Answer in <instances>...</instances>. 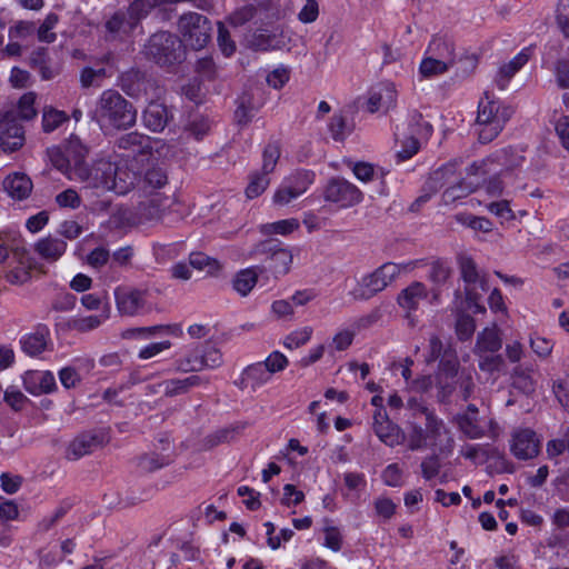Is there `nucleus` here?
I'll return each mask as SVG.
<instances>
[{
  "label": "nucleus",
  "instance_id": "obj_2",
  "mask_svg": "<svg viewBox=\"0 0 569 569\" xmlns=\"http://www.w3.org/2000/svg\"><path fill=\"white\" fill-rule=\"evenodd\" d=\"M93 118L101 127L127 130L136 124L137 110L117 90L107 89L97 101Z\"/></svg>",
  "mask_w": 569,
  "mask_h": 569
},
{
  "label": "nucleus",
  "instance_id": "obj_36",
  "mask_svg": "<svg viewBox=\"0 0 569 569\" xmlns=\"http://www.w3.org/2000/svg\"><path fill=\"white\" fill-rule=\"evenodd\" d=\"M501 348V338L496 328H486L477 337L475 352L478 355L485 352H496Z\"/></svg>",
  "mask_w": 569,
  "mask_h": 569
},
{
  "label": "nucleus",
  "instance_id": "obj_10",
  "mask_svg": "<svg viewBox=\"0 0 569 569\" xmlns=\"http://www.w3.org/2000/svg\"><path fill=\"white\" fill-rule=\"evenodd\" d=\"M459 269L461 278L466 283V299L469 303L477 305L480 299V295L477 292V289H480L483 292L488 291V281L485 276L480 274L476 262L470 257L461 256L459 258Z\"/></svg>",
  "mask_w": 569,
  "mask_h": 569
},
{
  "label": "nucleus",
  "instance_id": "obj_62",
  "mask_svg": "<svg viewBox=\"0 0 569 569\" xmlns=\"http://www.w3.org/2000/svg\"><path fill=\"white\" fill-rule=\"evenodd\" d=\"M298 197L299 194L295 190V187H291L288 181L283 179L279 188L276 190L272 200L277 206H286Z\"/></svg>",
  "mask_w": 569,
  "mask_h": 569
},
{
  "label": "nucleus",
  "instance_id": "obj_1",
  "mask_svg": "<svg viewBox=\"0 0 569 569\" xmlns=\"http://www.w3.org/2000/svg\"><path fill=\"white\" fill-rule=\"evenodd\" d=\"M74 181L97 192L114 191L118 194H126L133 188L136 176L118 168L110 160L99 159L91 167L78 169Z\"/></svg>",
  "mask_w": 569,
  "mask_h": 569
},
{
  "label": "nucleus",
  "instance_id": "obj_48",
  "mask_svg": "<svg viewBox=\"0 0 569 569\" xmlns=\"http://www.w3.org/2000/svg\"><path fill=\"white\" fill-rule=\"evenodd\" d=\"M106 29L110 33H129L134 27L131 26L127 12L118 11L106 22Z\"/></svg>",
  "mask_w": 569,
  "mask_h": 569
},
{
  "label": "nucleus",
  "instance_id": "obj_38",
  "mask_svg": "<svg viewBox=\"0 0 569 569\" xmlns=\"http://www.w3.org/2000/svg\"><path fill=\"white\" fill-rule=\"evenodd\" d=\"M172 458L169 453L150 452L138 458V467L143 472H153L170 465Z\"/></svg>",
  "mask_w": 569,
  "mask_h": 569
},
{
  "label": "nucleus",
  "instance_id": "obj_58",
  "mask_svg": "<svg viewBox=\"0 0 569 569\" xmlns=\"http://www.w3.org/2000/svg\"><path fill=\"white\" fill-rule=\"evenodd\" d=\"M67 120L68 117L63 111H59L56 109L44 110L42 116L43 131L52 132Z\"/></svg>",
  "mask_w": 569,
  "mask_h": 569
},
{
  "label": "nucleus",
  "instance_id": "obj_21",
  "mask_svg": "<svg viewBox=\"0 0 569 569\" xmlns=\"http://www.w3.org/2000/svg\"><path fill=\"white\" fill-rule=\"evenodd\" d=\"M172 111L163 103L151 101L143 111V124L153 132H161L172 120Z\"/></svg>",
  "mask_w": 569,
  "mask_h": 569
},
{
  "label": "nucleus",
  "instance_id": "obj_26",
  "mask_svg": "<svg viewBox=\"0 0 569 569\" xmlns=\"http://www.w3.org/2000/svg\"><path fill=\"white\" fill-rule=\"evenodd\" d=\"M88 148L81 142V140L76 137L71 136L67 146H66V153L68 157V161L71 166V172L69 173L70 180L77 179V170L78 169H86V158L88 156Z\"/></svg>",
  "mask_w": 569,
  "mask_h": 569
},
{
  "label": "nucleus",
  "instance_id": "obj_47",
  "mask_svg": "<svg viewBox=\"0 0 569 569\" xmlns=\"http://www.w3.org/2000/svg\"><path fill=\"white\" fill-rule=\"evenodd\" d=\"M299 228L297 219H284L262 226V232L266 234H289Z\"/></svg>",
  "mask_w": 569,
  "mask_h": 569
},
{
  "label": "nucleus",
  "instance_id": "obj_50",
  "mask_svg": "<svg viewBox=\"0 0 569 569\" xmlns=\"http://www.w3.org/2000/svg\"><path fill=\"white\" fill-rule=\"evenodd\" d=\"M106 316H88L83 318H77L69 321L68 326L70 329L77 330L79 332H87L98 328L106 319Z\"/></svg>",
  "mask_w": 569,
  "mask_h": 569
},
{
  "label": "nucleus",
  "instance_id": "obj_28",
  "mask_svg": "<svg viewBox=\"0 0 569 569\" xmlns=\"http://www.w3.org/2000/svg\"><path fill=\"white\" fill-rule=\"evenodd\" d=\"M116 146L132 154H147L152 150L150 137L137 131L122 134L118 138Z\"/></svg>",
  "mask_w": 569,
  "mask_h": 569
},
{
  "label": "nucleus",
  "instance_id": "obj_54",
  "mask_svg": "<svg viewBox=\"0 0 569 569\" xmlns=\"http://www.w3.org/2000/svg\"><path fill=\"white\" fill-rule=\"evenodd\" d=\"M280 158V147L276 142H270L266 146L262 153V172L270 174L273 172L277 162Z\"/></svg>",
  "mask_w": 569,
  "mask_h": 569
},
{
  "label": "nucleus",
  "instance_id": "obj_11",
  "mask_svg": "<svg viewBox=\"0 0 569 569\" xmlns=\"http://www.w3.org/2000/svg\"><path fill=\"white\" fill-rule=\"evenodd\" d=\"M118 86L129 97L139 99L156 88V81L147 72L131 68L119 76Z\"/></svg>",
  "mask_w": 569,
  "mask_h": 569
},
{
  "label": "nucleus",
  "instance_id": "obj_17",
  "mask_svg": "<svg viewBox=\"0 0 569 569\" xmlns=\"http://www.w3.org/2000/svg\"><path fill=\"white\" fill-rule=\"evenodd\" d=\"M442 427V421L435 415H428V421H425V428L413 422L409 436V448L411 450H420L428 446L429 440L435 442Z\"/></svg>",
  "mask_w": 569,
  "mask_h": 569
},
{
  "label": "nucleus",
  "instance_id": "obj_43",
  "mask_svg": "<svg viewBox=\"0 0 569 569\" xmlns=\"http://www.w3.org/2000/svg\"><path fill=\"white\" fill-rule=\"evenodd\" d=\"M34 102L36 93L27 92L19 99L17 110H11L10 112L14 114L17 121L18 118L22 120H31L37 114Z\"/></svg>",
  "mask_w": 569,
  "mask_h": 569
},
{
  "label": "nucleus",
  "instance_id": "obj_3",
  "mask_svg": "<svg viewBox=\"0 0 569 569\" xmlns=\"http://www.w3.org/2000/svg\"><path fill=\"white\" fill-rule=\"evenodd\" d=\"M512 113L511 107L503 106L499 101L491 99L489 93L486 92L485 98L479 101L475 122V130L479 142L485 144L496 139Z\"/></svg>",
  "mask_w": 569,
  "mask_h": 569
},
{
  "label": "nucleus",
  "instance_id": "obj_16",
  "mask_svg": "<svg viewBox=\"0 0 569 569\" xmlns=\"http://www.w3.org/2000/svg\"><path fill=\"white\" fill-rule=\"evenodd\" d=\"M427 287L419 281H415L407 288L402 289L397 298L399 307L406 312V318L409 320L410 326H415L417 319L412 316L418 310L422 300L427 299Z\"/></svg>",
  "mask_w": 569,
  "mask_h": 569
},
{
  "label": "nucleus",
  "instance_id": "obj_8",
  "mask_svg": "<svg viewBox=\"0 0 569 569\" xmlns=\"http://www.w3.org/2000/svg\"><path fill=\"white\" fill-rule=\"evenodd\" d=\"M178 30L188 46L193 50H201L211 39L212 26L207 17L188 12L179 18Z\"/></svg>",
  "mask_w": 569,
  "mask_h": 569
},
{
  "label": "nucleus",
  "instance_id": "obj_7",
  "mask_svg": "<svg viewBox=\"0 0 569 569\" xmlns=\"http://www.w3.org/2000/svg\"><path fill=\"white\" fill-rule=\"evenodd\" d=\"M402 267L395 262H386L373 272L366 274L353 289L357 300H369L385 290L401 272Z\"/></svg>",
  "mask_w": 569,
  "mask_h": 569
},
{
  "label": "nucleus",
  "instance_id": "obj_15",
  "mask_svg": "<svg viewBox=\"0 0 569 569\" xmlns=\"http://www.w3.org/2000/svg\"><path fill=\"white\" fill-rule=\"evenodd\" d=\"M146 291L129 287H119L114 290L117 308L124 316H136L146 312Z\"/></svg>",
  "mask_w": 569,
  "mask_h": 569
},
{
  "label": "nucleus",
  "instance_id": "obj_14",
  "mask_svg": "<svg viewBox=\"0 0 569 569\" xmlns=\"http://www.w3.org/2000/svg\"><path fill=\"white\" fill-rule=\"evenodd\" d=\"M24 142L23 127L16 120L12 112L0 117V148L3 152H13Z\"/></svg>",
  "mask_w": 569,
  "mask_h": 569
},
{
  "label": "nucleus",
  "instance_id": "obj_63",
  "mask_svg": "<svg viewBox=\"0 0 569 569\" xmlns=\"http://www.w3.org/2000/svg\"><path fill=\"white\" fill-rule=\"evenodd\" d=\"M189 263L191 267L203 270L208 268V272H213L220 268L217 260L211 259L202 252H192L189 257Z\"/></svg>",
  "mask_w": 569,
  "mask_h": 569
},
{
  "label": "nucleus",
  "instance_id": "obj_53",
  "mask_svg": "<svg viewBox=\"0 0 569 569\" xmlns=\"http://www.w3.org/2000/svg\"><path fill=\"white\" fill-rule=\"evenodd\" d=\"M449 67L450 66L447 64V62L428 56L421 61L419 70L423 77L429 78L445 73Z\"/></svg>",
  "mask_w": 569,
  "mask_h": 569
},
{
  "label": "nucleus",
  "instance_id": "obj_25",
  "mask_svg": "<svg viewBox=\"0 0 569 569\" xmlns=\"http://www.w3.org/2000/svg\"><path fill=\"white\" fill-rule=\"evenodd\" d=\"M209 380L201 376L191 375L183 379H168L158 385L163 389L166 397H176L188 393L192 388L207 385Z\"/></svg>",
  "mask_w": 569,
  "mask_h": 569
},
{
  "label": "nucleus",
  "instance_id": "obj_60",
  "mask_svg": "<svg viewBox=\"0 0 569 569\" xmlns=\"http://www.w3.org/2000/svg\"><path fill=\"white\" fill-rule=\"evenodd\" d=\"M250 97L243 94L238 99V107L234 111V118L239 124H247L254 114V109L251 106Z\"/></svg>",
  "mask_w": 569,
  "mask_h": 569
},
{
  "label": "nucleus",
  "instance_id": "obj_46",
  "mask_svg": "<svg viewBox=\"0 0 569 569\" xmlns=\"http://www.w3.org/2000/svg\"><path fill=\"white\" fill-rule=\"evenodd\" d=\"M174 370L179 372H196L203 369L201 362V355L199 348H196L192 352H190L184 358L178 359L174 362Z\"/></svg>",
  "mask_w": 569,
  "mask_h": 569
},
{
  "label": "nucleus",
  "instance_id": "obj_44",
  "mask_svg": "<svg viewBox=\"0 0 569 569\" xmlns=\"http://www.w3.org/2000/svg\"><path fill=\"white\" fill-rule=\"evenodd\" d=\"M456 220L475 231H481L485 233L490 232L493 228L492 222L488 218L473 216L471 213H459L456 216Z\"/></svg>",
  "mask_w": 569,
  "mask_h": 569
},
{
  "label": "nucleus",
  "instance_id": "obj_27",
  "mask_svg": "<svg viewBox=\"0 0 569 569\" xmlns=\"http://www.w3.org/2000/svg\"><path fill=\"white\" fill-rule=\"evenodd\" d=\"M3 188L12 199L21 201L31 194L33 183L26 173L14 172L4 179Z\"/></svg>",
  "mask_w": 569,
  "mask_h": 569
},
{
  "label": "nucleus",
  "instance_id": "obj_40",
  "mask_svg": "<svg viewBox=\"0 0 569 569\" xmlns=\"http://www.w3.org/2000/svg\"><path fill=\"white\" fill-rule=\"evenodd\" d=\"M270 183L269 174L262 171H254L249 176V182L246 188L248 199H254L261 196Z\"/></svg>",
  "mask_w": 569,
  "mask_h": 569
},
{
  "label": "nucleus",
  "instance_id": "obj_24",
  "mask_svg": "<svg viewBox=\"0 0 569 569\" xmlns=\"http://www.w3.org/2000/svg\"><path fill=\"white\" fill-rule=\"evenodd\" d=\"M373 431L387 446L399 443L400 429L388 417L386 410H376L373 415Z\"/></svg>",
  "mask_w": 569,
  "mask_h": 569
},
{
  "label": "nucleus",
  "instance_id": "obj_6",
  "mask_svg": "<svg viewBox=\"0 0 569 569\" xmlns=\"http://www.w3.org/2000/svg\"><path fill=\"white\" fill-rule=\"evenodd\" d=\"M525 162V156L518 150L508 147L493 151L481 161H475L468 168L469 174L487 176L498 174L508 176L512 170L521 167Z\"/></svg>",
  "mask_w": 569,
  "mask_h": 569
},
{
  "label": "nucleus",
  "instance_id": "obj_37",
  "mask_svg": "<svg viewBox=\"0 0 569 569\" xmlns=\"http://www.w3.org/2000/svg\"><path fill=\"white\" fill-rule=\"evenodd\" d=\"M158 6V0H133L127 11L131 26L136 28Z\"/></svg>",
  "mask_w": 569,
  "mask_h": 569
},
{
  "label": "nucleus",
  "instance_id": "obj_55",
  "mask_svg": "<svg viewBox=\"0 0 569 569\" xmlns=\"http://www.w3.org/2000/svg\"><path fill=\"white\" fill-rule=\"evenodd\" d=\"M199 351L201 355V362L203 368L214 369L221 366L222 355L220 350L212 345L207 343L202 347H199Z\"/></svg>",
  "mask_w": 569,
  "mask_h": 569
},
{
  "label": "nucleus",
  "instance_id": "obj_13",
  "mask_svg": "<svg viewBox=\"0 0 569 569\" xmlns=\"http://www.w3.org/2000/svg\"><path fill=\"white\" fill-rule=\"evenodd\" d=\"M108 441L102 430H89L78 435L67 448V458L78 460L101 448Z\"/></svg>",
  "mask_w": 569,
  "mask_h": 569
},
{
  "label": "nucleus",
  "instance_id": "obj_56",
  "mask_svg": "<svg viewBox=\"0 0 569 569\" xmlns=\"http://www.w3.org/2000/svg\"><path fill=\"white\" fill-rule=\"evenodd\" d=\"M449 351L452 355H457L450 345L445 347L442 341L437 336H432L429 340V352L426 360L428 363L433 362L436 360H439L441 362V360L445 358L447 353H449Z\"/></svg>",
  "mask_w": 569,
  "mask_h": 569
},
{
  "label": "nucleus",
  "instance_id": "obj_59",
  "mask_svg": "<svg viewBox=\"0 0 569 569\" xmlns=\"http://www.w3.org/2000/svg\"><path fill=\"white\" fill-rule=\"evenodd\" d=\"M257 14V8L253 4H246L234 10L229 17L228 22L233 27H241L251 21Z\"/></svg>",
  "mask_w": 569,
  "mask_h": 569
},
{
  "label": "nucleus",
  "instance_id": "obj_52",
  "mask_svg": "<svg viewBox=\"0 0 569 569\" xmlns=\"http://www.w3.org/2000/svg\"><path fill=\"white\" fill-rule=\"evenodd\" d=\"M512 387L523 395H532L536 390V382L529 372L523 370H515L512 376Z\"/></svg>",
  "mask_w": 569,
  "mask_h": 569
},
{
  "label": "nucleus",
  "instance_id": "obj_30",
  "mask_svg": "<svg viewBox=\"0 0 569 569\" xmlns=\"http://www.w3.org/2000/svg\"><path fill=\"white\" fill-rule=\"evenodd\" d=\"M66 249L67 242L54 236L42 238L34 246L37 253L49 262L57 261L66 252Z\"/></svg>",
  "mask_w": 569,
  "mask_h": 569
},
{
  "label": "nucleus",
  "instance_id": "obj_22",
  "mask_svg": "<svg viewBox=\"0 0 569 569\" xmlns=\"http://www.w3.org/2000/svg\"><path fill=\"white\" fill-rule=\"evenodd\" d=\"M150 196L138 204V214L143 220H158L171 204V199L160 192H149Z\"/></svg>",
  "mask_w": 569,
  "mask_h": 569
},
{
  "label": "nucleus",
  "instance_id": "obj_29",
  "mask_svg": "<svg viewBox=\"0 0 569 569\" xmlns=\"http://www.w3.org/2000/svg\"><path fill=\"white\" fill-rule=\"evenodd\" d=\"M456 170L455 163H447L435 170L425 182V190L437 193L440 189L449 187L458 179Z\"/></svg>",
  "mask_w": 569,
  "mask_h": 569
},
{
  "label": "nucleus",
  "instance_id": "obj_4",
  "mask_svg": "<svg viewBox=\"0 0 569 569\" xmlns=\"http://www.w3.org/2000/svg\"><path fill=\"white\" fill-rule=\"evenodd\" d=\"M142 53L148 60L166 67L181 63L186 58V48L177 36L160 31L148 39Z\"/></svg>",
  "mask_w": 569,
  "mask_h": 569
},
{
  "label": "nucleus",
  "instance_id": "obj_35",
  "mask_svg": "<svg viewBox=\"0 0 569 569\" xmlns=\"http://www.w3.org/2000/svg\"><path fill=\"white\" fill-rule=\"evenodd\" d=\"M455 48L453 43L443 37H435L427 49V53L430 57H435L438 60H442L447 62V64L452 66L455 62Z\"/></svg>",
  "mask_w": 569,
  "mask_h": 569
},
{
  "label": "nucleus",
  "instance_id": "obj_34",
  "mask_svg": "<svg viewBox=\"0 0 569 569\" xmlns=\"http://www.w3.org/2000/svg\"><path fill=\"white\" fill-rule=\"evenodd\" d=\"M141 188L147 192H154L162 189L168 183V174L163 167L159 164L147 168L140 181Z\"/></svg>",
  "mask_w": 569,
  "mask_h": 569
},
{
  "label": "nucleus",
  "instance_id": "obj_20",
  "mask_svg": "<svg viewBox=\"0 0 569 569\" xmlns=\"http://www.w3.org/2000/svg\"><path fill=\"white\" fill-rule=\"evenodd\" d=\"M397 102V91L392 83H380L373 87L369 91L367 100V109L369 112L375 113L377 111L387 112L393 108Z\"/></svg>",
  "mask_w": 569,
  "mask_h": 569
},
{
  "label": "nucleus",
  "instance_id": "obj_57",
  "mask_svg": "<svg viewBox=\"0 0 569 569\" xmlns=\"http://www.w3.org/2000/svg\"><path fill=\"white\" fill-rule=\"evenodd\" d=\"M59 17L56 13H49L38 29V39L41 42L52 43L56 41L57 36L51 30L57 26Z\"/></svg>",
  "mask_w": 569,
  "mask_h": 569
},
{
  "label": "nucleus",
  "instance_id": "obj_31",
  "mask_svg": "<svg viewBox=\"0 0 569 569\" xmlns=\"http://www.w3.org/2000/svg\"><path fill=\"white\" fill-rule=\"evenodd\" d=\"M530 56L531 48H525L499 69V76L496 82L501 90L507 87L509 80L516 74V72H518L528 62Z\"/></svg>",
  "mask_w": 569,
  "mask_h": 569
},
{
  "label": "nucleus",
  "instance_id": "obj_33",
  "mask_svg": "<svg viewBox=\"0 0 569 569\" xmlns=\"http://www.w3.org/2000/svg\"><path fill=\"white\" fill-rule=\"evenodd\" d=\"M246 428L244 423H237L234 426L224 427L213 431L202 439V448L210 450L221 443L230 442Z\"/></svg>",
  "mask_w": 569,
  "mask_h": 569
},
{
  "label": "nucleus",
  "instance_id": "obj_18",
  "mask_svg": "<svg viewBox=\"0 0 569 569\" xmlns=\"http://www.w3.org/2000/svg\"><path fill=\"white\" fill-rule=\"evenodd\" d=\"M246 41L248 47L253 50L268 51L284 48L287 46L288 38L278 29L269 31L260 28L249 33Z\"/></svg>",
  "mask_w": 569,
  "mask_h": 569
},
{
  "label": "nucleus",
  "instance_id": "obj_19",
  "mask_svg": "<svg viewBox=\"0 0 569 569\" xmlns=\"http://www.w3.org/2000/svg\"><path fill=\"white\" fill-rule=\"evenodd\" d=\"M540 451V440L531 429H521L513 433L511 452L520 460L535 458Z\"/></svg>",
  "mask_w": 569,
  "mask_h": 569
},
{
  "label": "nucleus",
  "instance_id": "obj_61",
  "mask_svg": "<svg viewBox=\"0 0 569 569\" xmlns=\"http://www.w3.org/2000/svg\"><path fill=\"white\" fill-rule=\"evenodd\" d=\"M451 274L450 267L442 261H435L431 263L429 271V280L432 281L437 287L442 286L449 279Z\"/></svg>",
  "mask_w": 569,
  "mask_h": 569
},
{
  "label": "nucleus",
  "instance_id": "obj_51",
  "mask_svg": "<svg viewBox=\"0 0 569 569\" xmlns=\"http://www.w3.org/2000/svg\"><path fill=\"white\" fill-rule=\"evenodd\" d=\"M210 128V120L201 114L193 116L186 126V130L197 140H201L206 134H208Z\"/></svg>",
  "mask_w": 569,
  "mask_h": 569
},
{
  "label": "nucleus",
  "instance_id": "obj_5",
  "mask_svg": "<svg viewBox=\"0 0 569 569\" xmlns=\"http://www.w3.org/2000/svg\"><path fill=\"white\" fill-rule=\"evenodd\" d=\"M251 258H260L263 262L262 269L270 271L274 278L286 276L293 261L291 250L280 240L270 238L254 244L250 251Z\"/></svg>",
  "mask_w": 569,
  "mask_h": 569
},
{
  "label": "nucleus",
  "instance_id": "obj_42",
  "mask_svg": "<svg viewBox=\"0 0 569 569\" xmlns=\"http://www.w3.org/2000/svg\"><path fill=\"white\" fill-rule=\"evenodd\" d=\"M299 196L305 193L315 181V172L311 170H297L284 178Z\"/></svg>",
  "mask_w": 569,
  "mask_h": 569
},
{
  "label": "nucleus",
  "instance_id": "obj_64",
  "mask_svg": "<svg viewBox=\"0 0 569 569\" xmlns=\"http://www.w3.org/2000/svg\"><path fill=\"white\" fill-rule=\"evenodd\" d=\"M556 20L562 36L569 39V0H560Z\"/></svg>",
  "mask_w": 569,
  "mask_h": 569
},
{
  "label": "nucleus",
  "instance_id": "obj_39",
  "mask_svg": "<svg viewBox=\"0 0 569 569\" xmlns=\"http://www.w3.org/2000/svg\"><path fill=\"white\" fill-rule=\"evenodd\" d=\"M257 280L258 273L256 268H248L237 273L233 280V288L240 295L247 296L257 283Z\"/></svg>",
  "mask_w": 569,
  "mask_h": 569
},
{
  "label": "nucleus",
  "instance_id": "obj_49",
  "mask_svg": "<svg viewBox=\"0 0 569 569\" xmlns=\"http://www.w3.org/2000/svg\"><path fill=\"white\" fill-rule=\"evenodd\" d=\"M460 430L470 439H478L485 436V430L478 425L477 418L463 413L458 418Z\"/></svg>",
  "mask_w": 569,
  "mask_h": 569
},
{
  "label": "nucleus",
  "instance_id": "obj_41",
  "mask_svg": "<svg viewBox=\"0 0 569 569\" xmlns=\"http://www.w3.org/2000/svg\"><path fill=\"white\" fill-rule=\"evenodd\" d=\"M271 378V373L262 362L248 366L243 370V379H250L253 389L267 383Z\"/></svg>",
  "mask_w": 569,
  "mask_h": 569
},
{
  "label": "nucleus",
  "instance_id": "obj_12",
  "mask_svg": "<svg viewBox=\"0 0 569 569\" xmlns=\"http://www.w3.org/2000/svg\"><path fill=\"white\" fill-rule=\"evenodd\" d=\"M459 360L457 355L450 351L439 362V369L436 376V385L439 390L438 396L441 400L449 398L458 386Z\"/></svg>",
  "mask_w": 569,
  "mask_h": 569
},
{
  "label": "nucleus",
  "instance_id": "obj_32",
  "mask_svg": "<svg viewBox=\"0 0 569 569\" xmlns=\"http://www.w3.org/2000/svg\"><path fill=\"white\" fill-rule=\"evenodd\" d=\"M49 340V329L39 326L34 332L26 335L20 340L22 350L29 356H38L46 350Z\"/></svg>",
  "mask_w": 569,
  "mask_h": 569
},
{
  "label": "nucleus",
  "instance_id": "obj_23",
  "mask_svg": "<svg viewBox=\"0 0 569 569\" xmlns=\"http://www.w3.org/2000/svg\"><path fill=\"white\" fill-rule=\"evenodd\" d=\"M23 385L33 396L50 393L57 388L56 378L51 371H28L23 377Z\"/></svg>",
  "mask_w": 569,
  "mask_h": 569
},
{
  "label": "nucleus",
  "instance_id": "obj_9",
  "mask_svg": "<svg viewBox=\"0 0 569 569\" xmlns=\"http://www.w3.org/2000/svg\"><path fill=\"white\" fill-rule=\"evenodd\" d=\"M323 198L328 202L340 208H350L362 201V192L343 178H331L323 191Z\"/></svg>",
  "mask_w": 569,
  "mask_h": 569
},
{
  "label": "nucleus",
  "instance_id": "obj_45",
  "mask_svg": "<svg viewBox=\"0 0 569 569\" xmlns=\"http://www.w3.org/2000/svg\"><path fill=\"white\" fill-rule=\"evenodd\" d=\"M328 127L336 141H343L352 132V127L347 123L346 117L341 113H335Z\"/></svg>",
  "mask_w": 569,
  "mask_h": 569
}]
</instances>
